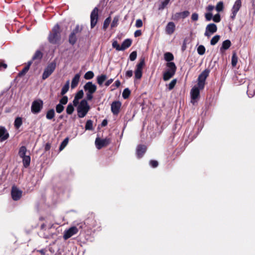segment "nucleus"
<instances>
[{
	"label": "nucleus",
	"mask_w": 255,
	"mask_h": 255,
	"mask_svg": "<svg viewBox=\"0 0 255 255\" xmlns=\"http://www.w3.org/2000/svg\"><path fill=\"white\" fill-rule=\"evenodd\" d=\"M61 39V30L59 25L57 24L52 28L48 36V40L51 44H59Z\"/></svg>",
	"instance_id": "f257e3e1"
},
{
	"label": "nucleus",
	"mask_w": 255,
	"mask_h": 255,
	"mask_svg": "<svg viewBox=\"0 0 255 255\" xmlns=\"http://www.w3.org/2000/svg\"><path fill=\"white\" fill-rule=\"evenodd\" d=\"M86 99L82 100L77 107V115L80 118L85 117L90 109V107Z\"/></svg>",
	"instance_id": "f03ea898"
},
{
	"label": "nucleus",
	"mask_w": 255,
	"mask_h": 255,
	"mask_svg": "<svg viewBox=\"0 0 255 255\" xmlns=\"http://www.w3.org/2000/svg\"><path fill=\"white\" fill-rule=\"evenodd\" d=\"M84 89L86 93V100L91 101L93 98V94L97 90V86L93 84L92 82H88L84 86Z\"/></svg>",
	"instance_id": "7ed1b4c3"
},
{
	"label": "nucleus",
	"mask_w": 255,
	"mask_h": 255,
	"mask_svg": "<svg viewBox=\"0 0 255 255\" xmlns=\"http://www.w3.org/2000/svg\"><path fill=\"white\" fill-rule=\"evenodd\" d=\"M167 66L168 69L164 73L163 76V79L165 81L172 78L174 75L176 70V67L174 62L167 63Z\"/></svg>",
	"instance_id": "20e7f679"
},
{
	"label": "nucleus",
	"mask_w": 255,
	"mask_h": 255,
	"mask_svg": "<svg viewBox=\"0 0 255 255\" xmlns=\"http://www.w3.org/2000/svg\"><path fill=\"white\" fill-rule=\"evenodd\" d=\"M210 70L206 69L198 76V86L202 90L205 86V80L209 76Z\"/></svg>",
	"instance_id": "39448f33"
},
{
	"label": "nucleus",
	"mask_w": 255,
	"mask_h": 255,
	"mask_svg": "<svg viewBox=\"0 0 255 255\" xmlns=\"http://www.w3.org/2000/svg\"><path fill=\"white\" fill-rule=\"evenodd\" d=\"M56 64L55 62H52L48 64L45 68L42 74V78L45 80L49 77L55 70Z\"/></svg>",
	"instance_id": "423d86ee"
},
{
	"label": "nucleus",
	"mask_w": 255,
	"mask_h": 255,
	"mask_svg": "<svg viewBox=\"0 0 255 255\" xmlns=\"http://www.w3.org/2000/svg\"><path fill=\"white\" fill-rule=\"evenodd\" d=\"M86 225L88 229H92L95 228L98 223L94 214L91 213L88 215V217L85 220Z\"/></svg>",
	"instance_id": "0eeeda50"
},
{
	"label": "nucleus",
	"mask_w": 255,
	"mask_h": 255,
	"mask_svg": "<svg viewBox=\"0 0 255 255\" xmlns=\"http://www.w3.org/2000/svg\"><path fill=\"white\" fill-rule=\"evenodd\" d=\"M43 103L41 100L34 101L31 105V110L33 114L39 113L43 108Z\"/></svg>",
	"instance_id": "6e6552de"
},
{
	"label": "nucleus",
	"mask_w": 255,
	"mask_h": 255,
	"mask_svg": "<svg viewBox=\"0 0 255 255\" xmlns=\"http://www.w3.org/2000/svg\"><path fill=\"white\" fill-rule=\"evenodd\" d=\"M144 64V59H140L139 62L136 65V69L134 72L135 78L136 79H139L142 77V68Z\"/></svg>",
	"instance_id": "1a4fd4ad"
},
{
	"label": "nucleus",
	"mask_w": 255,
	"mask_h": 255,
	"mask_svg": "<svg viewBox=\"0 0 255 255\" xmlns=\"http://www.w3.org/2000/svg\"><path fill=\"white\" fill-rule=\"evenodd\" d=\"M242 6V1L241 0H236L232 8L231 14L230 16L232 20H234L236 15Z\"/></svg>",
	"instance_id": "9d476101"
},
{
	"label": "nucleus",
	"mask_w": 255,
	"mask_h": 255,
	"mask_svg": "<svg viewBox=\"0 0 255 255\" xmlns=\"http://www.w3.org/2000/svg\"><path fill=\"white\" fill-rule=\"evenodd\" d=\"M217 31V26L214 23H210L206 27L204 35L209 38L213 34Z\"/></svg>",
	"instance_id": "9b49d317"
},
{
	"label": "nucleus",
	"mask_w": 255,
	"mask_h": 255,
	"mask_svg": "<svg viewBox=\"0 0 255 255\" xmlns=\"http://www.w3.org/2000/svg\"><path fill=\"white\" fill-rule=\"evenodd\" d=\"M90 19L91 27L93 28L96 25L98 19V8L97 7H95L91 12Z\"/></svg>",
	"instance_id": "f8f14e48"
},
{
	"label": "nucleus",
	"mask_w": 255,
	"mask_h": 255,
	"mask_svg": "<svg viewBox=\"0 0 255 255\" xmlns=\"http://www.w3.org/2000/svg\"><path fill=\"white\" fill-rule=\"evenodd\" d=\"M78 232V230L77 227H71L67 230L65 231L63 235V239L65 240H67L73 235L77 234Z\"/></svg>",
	"instance_id": "ddd939ff"
},
{
	"label": "nucleus",
	"mask_w": 255,
	"mask_h": 255,
	"mask_svg": "<svg viewBox=\"0 0 255 255\" xmlns=\"http://www.w3.org/2000/svg\"><path fill=\"white\" fill-rule=\"evenodd\" d=\"M11 198L14 201L19 200L22 196V191L13 186L12 187L11 191Z\"/></svg>",
	"instance_id": "4468645a"
},
{
	"label": "nucleus",
	"mask_w": 255,
	"mask_h": 255,
	"mask_svg": "<svg viewBox=\"0 0 255 255\" xmlns=\"http://www.w3.org/2000/svg\"><path fill=\"white\" fill-rule=\"evenodd\" d=\"M122 104L120 101H114L111 104V111L114 115H117L120 112Z\"/></svg>",
	"instance_id": "2eb2a0df"
},
{
	"label": "nucleus",
	"mask_w": 255,
	"mask_h": 255,
	"mask_svg": "<svg viewBox=\"0 0 255 255\" xmlns=\"http://www.w3.org/2000/svg\"><path fill=\"white\" fill-rule=\"evenodd\" d=\"M146 147L144 144H139L136 150V154L138 158H141L146 151Z\"/></svg>",
	"instance_id": "dca6fc26"
},
{
	"label": "nucleus",
	"mask_w": 255,
	"mask_h": 255,
	"mask_svg": "<svg viewBox=\"0 0 255 255\" xmlns=\"http://www.w3.org/2000/svg\"><path fill=\"white\" fill-rule=\"evenodd\" d=\"M9 133L5 128L0 127V142H2L7 139Z\"/></svg>",
	"instance_id": "f3484780"
},
{
	"label": "nucleus",
	"mask_w": 255,
	"mask_h": 255,
	"mask_svg": "<svg viewBox=\"0 0 255 255\" xmlns=\"http://www.w3.org/2000/svg\"><path fill=\"white\" fill-rule=\"evenodd\" d=\"M190 14V12L188 10H185L181 12H177L174 15L173 19L175 20H178L180 18H185L188 16Z\"/></svg>",
	"instance_id": "a211bd4d"
},
{
	"label": "nucleus",
	"mask_w": 255,
	"mask_h": 255,
	"mask_svg": "<svg viewBox=\"0 0 255 255\" xmlns=\"http://www.w3.org/2000/svg\"><path fill=\"white\" fill-rule=\"evenodd\" d=\"M175 29V25L173 22H169L167 23L166 28V33L169 35H171L174 32Z\"/></svg>",
	"instance_id": "6ab92c4d"
},
{
	"label": "nucleus",
	"mask_w": 255,
	"mask_h": 255,
	"mask_svg": "<svg viewBox=\"0 0 255 255\" xmlns=\"http://www.w3.org/2000/svg\"><path fill=\"white\" fill-rule=\"evenodd\" d=\"M231 45V42L230 40H226L222 43V46L220 47V51L221 53L224 52L225 50L230 48Z\"/></svg>",
	"instance_id": "aec40b11"
},
{
	"label": "nucleus",
	"mask_w": 255,
	"mask_h": 255,
	"mask_svg": "<svg viewBox=\"0 0 255 255\" xmlns=\"http://www.w3.org/2000/svg\"><path fill=\"white\" fill-rule=\"evenodd\" d=\"M199 87H194L191 91V95L192 100H196L199 96L200 94Z\"/></svg>",
	"instance_id": "412c9836"
},
{
	"label": "nucleus",
	"mask_w": 255,
	"mask_h": 255,
	"mask_svg": "<svg viewBox=\"0 0 255 255\" xmlns=\"http://www.w3.org/2000/svg\"><path fill=\"white\" fill-rule=\"evenodd\" d=\"M80 79V75L77 74L75 75L74 78L72 79L71 87L72 89L75 88L78 84Z\"/></svg>",
	"instance_id": "4be33fe9"
},
{
	"label": "nucleus",
	"mask_w": 255,
	"mask_h": 255,
	"mask_svg": "<svg viewBox=\"0 0 255 255\" xmlns=\"http://www.w3.org/2000/svg\"><path fill=\"white\" fill-rule=\"evenodd\" d=\"M32 64V61L28 62L27 65L23 68L21 71L18 73V76L21 77L24 75L29 70V67Z\"/></svg>",
	"instance_id": "5701e85b"
},
{
	"label": "nucleus",
	"mask_w": 255,
	"mask_h": 255,
	"mask_svg": "<svg viewBox=\"0 0 255 255\" xmlns=\"http://www.w3.org/2000/svg\"><path fill=\"white\" fill-rule=\"evenodd\" d=\"M132 41L130 39H125L122 43L121 47L122 51L125 50L127 48H128L131 44Z\"/></svg>",
	"instance_id": "b1692460"
},
{
	"label": "nucleus",
	"mask_w": 255,
	"mask_h": 255,
	"mask_svg": "<svg viewBox=\"0 0 255 255\" xmlns=\"http://www.w3.org/2000/svg\"><path fill=\"white\" fill-rule=\"evenodd\" d=\"M21 158L22 159V163L23 166L25 168H27V167H28L30 165L31 160L29 154L25 156L22 157Z\"/></svg>",
	"instance_id": "393cba45"
},
{
	"label": "nucleus",
	"mask_w": 255,
	"mask_h": 255,
	"mask_svg": "<svg viewBox=\"0 0 255 255\" xmlns=\"http://www.w3.org/2000/svg\"><path fill=\"white\" fill-rule=\"evenodd\" d=\"M247 94L249 97H253L255 95V86L251 85H249Z\"/></svg>",
	"instance_id": "a878e982"
},
{
	"label": "nucleus",
	"mask_w": 255,
	"mask_h": 255,
	"mask_svg": "<svg viewBox=\"0 0 255 255\" xmlns=\"http://www.w3.org/2000/svg\"><path fill=\"white\" fill-rule=\"evenodd\" d=\"M27 150L25 146H22L19 149L18 151V155L20 158H22L24 156L27 155L26 153H27Z\"/></svg>",
	"instance_id": "bb28decb"
},
{
	"label": "nucleus",
	"mask_w": 255,
	"mask_h": 255,
	"mask_svg": "<svg viewBox=\"0 0 255 255\" xmlns=\"http://www.w3.org/2000/svg\"><path fill=\"white\" fill-rule=\"evenodd\" d=\"M77 40V38L76 34L71 33L69 36V42L72 45H74Z\"/></svg>",
	"instance_id": "cd10ccee"
},
{
	"label": "nucleus",
	"mask_w": 255,
	"mask_h": 255,
	"mask_svg": "<svg viewBox=\"0 0 255 255\" xmlns=\"http://www.w3.org/2000/svg\"><path fill=\"white\" fill-rule=\"evenodd\" d=\"M107 77L106 75L102 74L100 76H98L97 77V83L99 85L101 86L103 84L104 82L107 79Z\"/></svg>",
	"instance_id": "c85d7f7f"
},
{
	"label": "nucleus",
	"mask_w": 255,
	"mask_h": 255,
	"mask_svg": "<svg viewBox=\"0 0 255 255\" xmlns=\"http://www.w3.org/2000/svg\"><path fill=\"white\" fill-rule=\"evenodd\" d=\"M69 88V81H67L61 89V95L64 96L68 91Z\"/></svg>",
	"instance_id": "c756f323"
},
{
	"label": "nucleus",
	"mask_w": 255,
	"mask_h": 255,
	"mask_svg": "<svg viewBox=\"0 0 255 255\" xmlns=\"http://www.w3.org/2000/svg\"><path fill=\"white\" fill-rule=\"evenodd\" d=\"M22 121L20 117H17L14 121V126L15 128L18 129L22 125Z\"/></svg>",
	"instance_id": "7c9ffc66"
},
{
	"label": "nucleus",
	"mask_w": 255,
	"mask_h": 255,
	"mask_svg": "<svg viewBox=\"0 0 255 255\" xmlns=\"http://www.w3.org/2000/svg\"><path fill=\"white\" fill-rule=\"evenodd\" d=\"M55 115V111L54 109H52L47 112L46 117L48 120H52L54 117Z\"/></svg>",
	"instance_id": "2f4dec72"
},
{
	"label": "nucleus",
	"mask_w": 255,
	"mask_h": 255,
	"mask_svg": "<svg viewBox=\"0 0 255 255\" xmlns=\"http://www.w3.org/2000/svg\"><path fill=\"white\" fill-rule=\"evenodd\" d=\"M42 57V53L40 50H37L34 55L32 57V60H35L36 59L40 60Z\"/></svg>",
	"instance_id": "473e14b6"
},
{
	"label": "nucleus",
	"mask_w": 255,
	"mask_h": 255,
	"mask_svg": "<svg viewBox=\"0 0 255 255\" xmlns=\"http://www.w3.org/2000/svg\"><path fill=\"white\" fill-rule=\"evenodd\" d=\"M164 59L166 61L171 62L170 61L173 60L174 57L171 53L166 52L164 54Z\"/></svg>",
	"instance_id": "72a5a7b5"
},
{
	"label": "nucleus",
	"mask_w": 255,
	"mask_h": 255,
	"mask_svg": "<svg viewBox=\"0 0 255 255\" xmlns=\"http://www.w3.org/2000/svg\"><path fill=\"white\" fill-rule=\"evenodd\" d=\"M74 111V106L71 103H69L66 108V113L68 115H71Z\"/></svg>",
	"instance_id": "f704fd0d"
},
{
	"label": "nucleus",
	"mask_w": 255,
	"mask_h": 255,
	"mask_svg": "<svg viewBox=\"0 0 255 255\" xmlns=\"http://www.w3.org/2000/svg\"><path fill=\"white\" fill-rule=\"evenodd\" d=\"M238 58L235 52L233 53L232 56V65L233 67H235L238 62Z\"/></svg>",
	"instance_id": "c9c22d12"
},
{
	"label": "nucleus",
	"mask_w": 255,
	"mask_h": 255,
	"mask_svg": "<svg viewBox=\"0 0 255 255\" xmlns=\"http://www.w3.org/2000/svg\"><path fill=\"white\" fill-rule=\"evenodd\" d=\"M86 130H92L93 129V121L89 120L87 121L85 125Z\"/></svg>",
	"instance_id": "e433bc0d"
},
{
	"label": "nucleus",
	"mask_w": 255,
	"mask_h": 255,
	"mask_svg": "<svg viewBox=\"0 0 255 255\" xmlns=\"http://www.w3.org/2000/svg\"><path fill=\"white\" fill-rule=\"evenodd\" d=\"M220 38V36L219 35H216L214 36L210 41V44L211 45H215L217 42L219 41Z\"/></svg>",
	"instance_id": "4c0bfd02"
},
{
	"label": "nucleus",
	"mask_w": 255,
	"mask_h": 255,
	"mask_svg": "<svg viewBox=\"0 0 255 255\" xmlns=\"http://www.w3.org/2000/svg\"><path fill=\"white\" fill-rule=\"evenodd\" d=\"M224 8V3L222 1H219L217 3L216 6V10L218 12L222 11Z\"/></svg>",
	"instance_id": "58836bf2"
},
{
	"label": "nucleus",
	"mask_w": 255,
	"mask_h": 255,
	"mask_svg": "<svg viewBox=\"0 0 255 255\" xmlns=\"http://www.w3.org/2000/svg\"><path fill=\"white\" fill-rule=\"evenodd\" d=\"M94 76V73L91 71H89L85 73L84 75V78L86 80H90L92 79Z\"/></svg>",
	"instance_id": "ea45409f"
},
{
	"label": "nucleus",
	"mask_w": 255,
	"mask_h": 255,
	"mask_svg": "<svg viewBox=\"0 0 255 255\" xmlns=\"http://www.w3.org/2000/svg\"><path fill=\"white\" fill-rule=\"evenodd\" d=\"M130 94V91L129 90V89L126 88L125 89H124V90L123 92V94H122L123 98L125 99L128 98Z\"/></svg>",
	"instance_id": "a19ab883"
},
{
	"label": "nucleus",
	"mask_w": 255,
	"mask_h": 255,
	"mask_svg": "<svg viewBox=\"0 0 255 255\" xmlns=\"http://www.w3.org/2000/svg\"><path fill=\"white\" fill-rule=\"evenodd\" d=\"M197 52L200 55H203L205 52V48L204 46L200 45L197 48Z\"/></svg>",
	"instance_id": "79ce46f5"
},
{
	"label": "nucleus",
	"mask_w": 255,
	"mask_h": 255,
	"mask_svg": "<svg viewBox=\"0 0 255 255\" xmlns=\"http://www.w3.org/2000/svg\"><path fill=\"white\" fill-rule=\"evenodd\" d=\"M82 30V27L80 26L79 25H77L71 33H74V34L77 35L78 33H80Z\"/></svg>",
	"instance_id": "37998d69"
},
{
	"label": "nucleus",
	"mask_w": 255,
	"mask_h": 255,
	"mask_svg": "<svg viewBox=\"0 0 255 255\" xmlns=\"http://www.w3.org/2000/svg\"><path fill=\"white\" fill-rule=\"evenodd\" d=\"M112 46L117 51H122L121 46H120L117 40H114L112 43Z\"/></svg>",
	"instance_id": "c03bdc74"
},
{
	"label": "nucleus",
	"mask_w": 255,
	"mask_h": 255,
	"mask_svg": "<svg viewBox=\"0 0 255 255\" xmlns=\"http://www.w3.org/2000/svg\"><path fill=\"white\" fill-rule=\"evenodd\" d=\"M170 0H164L163 1H162L161 4L159 5L158 9L159 10H162L163 9L166 5L168 4Z\"/></svg>",
	"instance_id": "a18cd8bd"
},
{
	"label": "nucleus",
	"mask_w": 255,
	"mask_h": 255,
	"mask_svg": "<svg viewBox=\"0 0 255 255\" xmlns=\"http://www.w3.org/2000/svg\"><path fill=\"white\" fill-rule=\"evenodd\" d=\"M177 82V80L176 79H174L172 80L170 83L168 84V89L169 91L172 90L174 87H175V85H176Z\"/></svg>",
	"instance_id": "49530a36"
},
{
	"label": "nucleus",
	"mask_w": 255,
	"mask_h": 255,
	"mask_svg": "<svg viewBox=\"0 0 255 255\" xmlns=\"http://www.w3.org/2000/svg\"><path fill=\"white\" fill-rule=\"evenodd\" d=\"M110 22H111V17H108L105 20V21L104 22L103 28L104 29H106L108 28V27L109 26Z\"/></svg>",
	"instance_id": "de8ad7c7"
},
{
	"label": "nucleus",
	"mask_w": 255,
	"mask_h": 255,
	"mask_svg": "<svg viewBox=\"0 0 255 255\" xmlns=\"http://www.w3.org/2000/svg\"><path fill=\"white\" fill-rule=\"evenodd\" d=\"M64 109V107L63 105L61 104H57L56 106V111L57 113H62Z\"/></svg>",
	"instance_id": "09e8293b"
},
{
	"label": "nucleus",
	"mask_w": 255,
	"mask_h": 255,
	"mask_svg": "<svg viewBox=\"0 0 255 255\" xmlns=\"http://www.w3.org/2000/svg\"><path fill=\"white\" fill-rule=\"evenodd\" d=\"M74 227H77L78 228V230H79V229H83L87 227L85 221L83 223L81 222L76 224V226H75Z\"/></svg>",
	"instance_id": "8fccbe9b"
},
{
	"label": "nucleus",
	"mask_w": 255,
	"mask_h": 255,
	"mask_svg": "<svg viewBox=\"0 0 255 255\" xmlns=\"http://www.w3.org/2000/svg\"><path fill=\"white\" fill-rule=\"evenodd\" d=\"M68 97L66 96H64L60 100L59 104L62 105H66L68 102Z\"/></svg>",
	"instance_id": "3c124183"
},
{
	"label": "nucleus",
	"mask_w": 255,
	"mask_h": 255,
	"mask_svg": "<svg viewBox=\"0 0 255 255\" xmlns=\"http://www.w3.org/2000/svg\"><path fill=\"white\" fill-rule=\"evenodd\" d=\"M84 95V92L82 90L79 91L75 95V97L77 98V99H81L83 98Z\"/></svg>",
	"instance_id": "603ef678"
},
{
	"label": "nucleus",
	"mask_w": 255,
	"mask_h": 255,
	"mask_svg": "<svg viewBox=\"0 0 255 255\" xmlns=\"http://www.w3.org/2000/svg\"><path fill=\"white\" fill-rule=\"evenodd\" d=\"M213 20L215 22H219L221 21V16L219 13H217L213 17Z\"/></svg>",
	"instance_id": "864d4df0"
},
{
	"label": "nucleus",
	"mask_w": 255,
	"mask_h": 255,
	"mask_svg": "<svg viewBox=\"0 0 255 255\" xmlns=\"http://www.w3.org/2000/svg\"><path fill=\"white\" fill-rule=\"evenodd\" d=\"M137 57V53L136 51L132 52L129 55V59L133 61L135 60Z\"/></svg>",
	"instance_id": "5fc2aeb1"
},
{
	"label": "nucleus",
	"mask_w": 255,
	"mask_h": 255,
	"mask_svg": "<svg viewBox=\"0 0 255 255\" xmlns=\"http://www.w3.org/2000/svg\"><path fill=\"white\" fill-rule=\"evenodd\" d=\"M149 164L150 165L153 167V168H156L158 166V162L156 160H151L150 161H149Z\"/></svg>",
	"instance_id": "6e6d98bb"
},
{
	"label": "nucleus",
	"mask_w": 255,
	"mask_h": 255,
	"mask_svg": "<svg viewBox=\"0 0 255 255\" xmlns=\"http://www.w3.org/2000/svg\"><path fill=\"white\" fill-rule=\"evenodd\" d=\"M109 141H107V139L101 140L99 137L96 138L95 143H108Z\"/></svg>",
	"instance_id": "4d7b16f0"
},
{
	"label": "nucleus",
	"mask_w": 255,
	"mask_h": 255,
	"mask_svg": "<svg viewBox=\"0 0 255 255\" xmlns=\"http://www.w3.org/2000/svg\"><path fill=\"white\" fill-rule=\"evenodd\" d=\"M205 17L206 21H209L212 19H213V14L211 12L206 13L205 14Z\"/></svg>",
	"instance_id": "13d9d810"
},
{
	"label": "nucleus",
	"mask_w": 255,
	"mask_h": 255,
	"mask_svg": "<svg viewBox=\"0 0 255 255\" xmlns=\"http://www.w3.org/2000/svg\"><path fill=\"white\" fill-rule=\"evenodd\" d=\"M119 21V18L117 17H115L112 21V22L111 23V27H114L117 26L118 23Z\"/></svg>",
	"instance_id": "bf43d9fd"
},
{
	"label": "nucleus",
	"mask_w": 255,
	"mask_h": 255,
	"mask_svg": "<svg viewBox=\"0 0 255 255\" xmlns=\"http://www.w3.org/2000/svg\"><path fill=\"white\" fill-rule=\"evenodd\" d=\"M7 66L2 60H0V71L5 69Z\"/></svg>",
	"instance_id": "052dcab7"
},
{
	"label": "nucleus",
	"mask_w": 255,
	"mask_h": 255,
	"mask_svg": "<svg viewBox=\"0 0 255 255\" xmlns=\"http://www.w3.org/2000/svg\"><path fill=\"white\" fill-rule=\"evenodd\" d=\"M142 21L141 19H138L136 20L135 22V26L136 27L139 28L141 27L142 26Z\"/></svg>",
	"instance_id": "680f3d73"
},
{
	"label": "nucleus",
	"mask_w": 255,
	"mask_h": 255,
	"mask_svg": "<svg viewBox=\"0 0 255 255\" xmlns=\"http://www.w3.org/2000/svg\"><path fill=\"white\" fill-rule=\"evenodd\" d=\"M191 19L193 21H197L198 19V14L197 13H193L191 16Z\"/></svg>",
	"instance_id": "e2e57ef3"
},
{
	"label": "nucleus",
	"mask_w": 255,
	"mask_h": 255,
	"mask_svg": "<svg viewBox=\"0 0 255 255\" xmlns=\"http://www.w3.org/2000/svg\"><path fill=\"white\" fill-rule=\"evenodd\" d=\"M79 99H77V98L74 97V100L73 101V104L72 105L74 106H75V107L77 106L78 107V106L79 105V104L80 103L79 102Z\"/></svg>",
	"instance_id": "0e129e2a"
},
{
	"label": "nucleus",
	"mask_w": 255,
	"mask_h": 255,
	"mask_svg": "<svg viewBox=\"0 0 255 255\" xmlns=\"http://www.w3.org/2000/svg\"><path fill=\"white\" fill-rule=\"evenodd\" d=\"M133 72L132 70H128L126 72V76L128 78L132 77Z\"/></svg>",
	"instance_id": "69168bd1"
},
{
	"label": "nucleus",
	"mask_w": 255,
	"mask_h": 255,
	"mask_svg": "<svg viewBox=\"0 0 255 255\" xmlns=\"http://www.w3.org/2000/svg\"><path fill=\"white\" fill-rule=\"evenodd\" d=\"M134 36L135 37H138L141 35V31L140 30H137L134 32Z\"/></svg>",
	"instance_id": "338daca9"
},
{
	"label": "nucleus",
	"mask_w": 255,
	"mask_h": 255,
	"mask_svg": "<svg viewBox=\"0 0 255 255\" xmlns=\"http://www.w3.org/2000/svg\"><path fill=\"white\" fill-rule=\"evenodd\" d=\"M214 8V6L213 5H209L207 7H206V9L207 10L209 11H212Z\"/></svg>",
	"instance_id": "774afa93"
}]
</instances>
